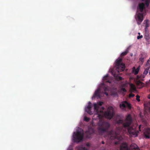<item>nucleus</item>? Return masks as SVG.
<instances>
[{
  "mask_svg": "<svg viewBox=\"0 0 150 150\" xmlns=\"http://www.w3.org/2000/svg\"><path fill=\"white\" fill-rule=\"evenodd\" d=\"M132 122V119L130 115H127L124 121L121 120H119L117 122V123H122L123 127H117L114 131L111 130L105 137L111 140L117 139L118 142L122 139L121 135L123 133L126 132L127 129V130L129 135L131 136L137 137L138 131L136 130V126L133 125L132 126H129Z\"/></svg>",
  "mask_w": 150,
  "mask_h": 150,
  "instance_id": "1",
  "label": "nucleus"
},
{
  "mask_svg": "<svg viewBox=\"0 0 150 150\" xmlns=\"http://www.w3.org/2000/svg\"><path fill=\"white\" fill-rule=\"evenodd\" d=\"M103 102L99 101L93 104L94 107V116L96 115L98 118H100L103 116H105L106 118L110 119L114 115L113 109L112 107H109L107 111L104 112V109L103 107L101 106L103 104Z\"/></svg>",
  "mask_w": 150,
  "mask_h": 150,
  "instance_id": "2",
  "label": "nucleus"
},
{
  "mask_svg": "<svg viewBox=\"0 0 150 150\" xmlns=\"http://www.w3.org/2000/svg\"><path fill=\"white\" fill-rule=\"evenodd\" d=\"M122 59L119 58L116 61V67H114L112 70V74L115 78L117 81H120L122 79V78L120 76H118L120 72L124 71L125 69V65L122 63Z\"/></svg>",
  "mask_w": 150,
  "mask_h": 150,
  "instance_id": "3",
  "label": "nucleus"
},
{
  "mask_svg": "<svg viewBox=\"0 0 150 150\" xmlns=\"http://www.w3.org/2000/svg\"><path fill=\"white\" fill-rule=\"evenodd\" d=\"M103 82L99 85L94 94H100V93H103V94H108L106 92L109 91V87L106 85L105 83H110L111 82V81L108 79V75L105 76L103 77Z\"/></svg>",
  "mask_w": 150,
  "mask_h": 150,
  "instance_id": "4",
  "label": "nucleus"
},
{
  "mask_svg": "<svg viewBox=\"0 0 150 150\" xmlns=\"http://www.w3.org/2000/svg\"><path fill=\"white\" fill-rule=\"evenodd\" d=\"M83 138V130L79 128L76 132L73 133L72 139L74 142L79 143L81 142Z\"/></svg>",
  "mask_w": 150,
  "mask_h": 150,
  "instance_id": "5",
  "label": "nucleus"
},
{
  "mask_svg": "<svg viewBox=\"0 0 150 150\" xmlns=\"http://www.w3.org/2000/svg\"><path fill=\"white\" fill-rule=\"evenodd\" d=\"M149 69V68H145L142 74H141L140 76L138 75L137 76V81L136 82V83L138 88H141L144 86V84L141 82V81H144V78L148 74Z\"/></svg>",
  "mask_w": 150,
  "mask_h": 150,
  "instance_id": "6",
  "label": "nucleus"
},
{
  "mask_svg": "<svg viewBox=\"0 0 150 150\" xmlns=\"http://www.w3.org/2000/svg\"><path fill=\"white\" fill-rule=\"evenodd\" d=\"M139 9L141 13H139L137 14V18H136L138 25H140L143 20V14L142 13L143 9L145 8L144 5L143 3H140L139 4Z\"/></svg>",
  "mask_w": 150,
  "mask_h": 150,
  "instance_id": "7",
  "label": "nucleus"
},
{
  "mask_svg": "<svg viewBox=\"0 0 150 150\" xmlns=\"http://www.w3.org/2000/svg\"><path fill=\"white\" fill-rule=\"evenodd\" d=\"M120 150H140L138 146L134 143H132L129 147L126 143H122L120 146Z\"/></svg>",
  "mask_w": 150,
  "mask_h": 150,
  "instance_id": "8",
  "label": "nucleus"
},
{
  "mask_svg": "<svg viewBox=\"0 0 150 150\" xmlns=\"http://www.w3.org/2000/svg\"><path fill=\"white\" fill-rule=\"evenodd\" d=\"M110 126V124L108 122H103L99 125L98 132L100 134L106 132Z\"/></svg>",
  "mask_w": 150,
  "mask_h": 150,
  "instance_id": "9",
  "label": "nucleus"
},
{
  "mask_svg": "<svg viewBox=\"0 0 150 150\" xmlns=\"http://www.w3.org/2000/svg\"><path fill=\"white\" fill-rule=\"evenodd\" d=\"M120 108L122 110H125V108H127L129 109L131 108V106L130 104L128 103L126 101L122 102L120 105Z\"/></svg>",
  "mask_w": 150,
  "mask_h": 150,
  "instance_id": "10",
  "label": "nucleus"
},
{
  "mask_svg": "<svg viewBox=\"0 0 150 150\" xmlns=\"http://www.w3.org/2000/svg\"><path fill=\"white\" fill-rule=\"evenodd\" d=\"M144 134L146 138H149L150 137V128L146 129L144 132Z\"/></svg>",
  "mask_w": 150,
  "mask_h": 150,
  "instance_id": "11",
  "label": "nucleus"
},
{
  "mask_svg": "<svg viewBox=\"0 0 150 150\" xmlns=\"http://www.w3.org/2000/svg\"><path fill=\"white\" fill-rule=\"evenodd\" d=\"M140 68V66H139L136 69L134 67L132 68V71L134 73V74L135 75H137L138 74Z\"/></svg>",
  "mask_w": 150,
  "mask_h": 150,
  "instance_id": "12",
  "label": "nucleus"
},
{
  "mask_svg": "<svg viewBox=\"0 0 150 150\" xmlns=\"http://www.w3.org/2000/svg\"><path fill=\"white\" fill-rule=\"evenodd\" d=\"M130 91L131 92L130 94H132V93L133 92L135 93L136 91V89L135 86L132 84L130 85Z\"/></svg>",
  "mask_w": 150,
  "mask_h": 150,
  "instance_id": "13",
  "label": "nucleus"
},
{
  "mask_svg": "<svg viewBox=\"0 0 150 150\" xmlns=\"http://www.w3.org/2000/svg\"><path fill=\"white\" fill-rule=\"evenodd\" d=\"M89 105H90V104H91V103L90 102H88ZM91 107L89 106H88L86 108V110H87V109H88L89 110L88 111V112L90 115H91L93 114V112L91 111Z\"/></svg>",
  "mask_w": 150,
  "mask_h": 150,
  "instance_id": "14",
  "label": "nucleus"
},
{
  "mask_svg": "<svg viewBox=\"0 0 150 150\" xmlns=\"http://www.w3.org/2000/svg\"><path fill=\"white\" fill-rule=\"evenodd\" d=\"M76 149L77 150H84V145L83 144L76 146Z\"/></svg>",
  "mask_w": 150,
  "mask_h": 150,
  "instance_id": "15",
  "label": "nucleus"
},
{
  "mask_svg": "<svg viewBox=\"0 0 150 150\" xmlns=\"http://www.w3.org/2000/svg\"><path fill=\"white\" fill-rule=\"evenodd\" d=\"M129 49V47L127 48L126 50L123 52H122L121 54V55L122 56H123L126 55L128 52Z\"/></svg>",
  "mask_w": 150,
  "mask_h": 150,
  "instance_id": "16",
  "label": "nucleus"
},
{
  "mask_svg": "<svg viewBox=\"0 0 150 150\" xmlns=\"http://www.w3.org/2000/svg\"><path fill=\"white\" fill-rule=\"evenodd\" d=\"M144 22H145L146 23V24H145V30H146L147 28L149 26V21L148 20H145L144 21Z\"/></svg>",
  "mask_w": 150,
  "mask_h": 150,
  "instance_id": "17",
  "label": "nucleus"
},
{
  "mask_svg": "<svg viewBox=\"0 0 150 150\" xmlns=\"http://www.w3.org/2000/svg\"><path fill=\"white\" fill-rule=\"evenodd\" d=\"M146 68L149 69L150 68V57L149 60L147 61V62L145 66Z\"/></svg>",
  "mask_w": 150,
  "mask_h": 150,
  "instance_id": "18",
  "label": "nucleus"
},
{
  "mask_svg": "<svg viewBox=\"0 0 150 150\" xmlns=\"http://www.w3.org/2000/svg\"><path fill=\"white\" fill-rule=\"evenodd\" d=\"M142 1H144V0H142ZM150 2V0H146L145 1V4L146 6V7H148L149 4V3Z\"/></svg>",
  "mask_w": 150,
  "mask_h": 150,
  "instance_id": "19",
  "label": "nucleus"
},
{
  "mask_svg": "<svg viewBox=\"0 0 150 150\" xmlns=\"http://www.w3.org/2000/svg\"><path fill=\"white\" fill-rule=\"evenodd\" d=\"M144 58L143 57H141L139 58V62H140V64H142L144 62Z\"/></svg>",
  "mask_w": 150,
  "mask_h": 150,
  "instance_id": "20",
  "label": "nucleus"
},
{
  "mask_svg": "<svg viewBox=\"0 0 150 150\" xmlns=\"http://www.w3.org/2000/svg\"><path fill=\"white\" fill-rule=\"evenodd\" d=\"M145 86L146 87H149L150 86V81H147L146 82Z\"/></svg>",
  "mask_w": 150,
  "mask_h": 150,
  "instance_id": "21",
  "label": "nucleus"
},
{
  "mask_svg": "<svg viewBox=\"0 0 150 150\" xmlns=\"http://www.w3.org/2000/svg\"><path fill=\"white\" fill-rule=\"evenodd\" d=\"M73 146L72 145H70L68 147L67 150H73Z\"/></svg>",
  "mask_w": 150,
  "mask_h": 150,
  "instance_id": "22",
  "label": "nucleus"
},
{
  "mask_svg": "<svg viewBox=\"0 0 150 150\" xmlns=\"http://www.w3.org/2000/svg\"><path fill=\"white\" fill-rule=\"evenodd\" d=\"M121 92H122L123 93L125 92L126 91V90L124 88H122L121 89Z\"/></svg>",
  "mask_w": 150,
  "mask_h": 150,
  "instance_id": "23",
  "label": "nucleus"
},
{
  "mask_svg": "<svg viewBox=\"0 0 150 150\" xmlns=\"http://www.w3.org/2000/svg\"><path fill=\"white\" fill-rule=\"evenodd\" d=\"M136 99L138 101H140V100L139 99L140 96H139L138 95H137L136 96Z\"/></svg>",
  "mask_w": 150,
  "mask_h": 150,
  "instance_id": "24",
  "label": "nucleus"
},
{
  "mask_svg": "<svg viewBox=\"0 0 150 150\" xmlns=\"http://www.w3.org/2000/svg\"><path fill=\"white\" fill-rule=\"evenodd\" d=\"M146 106L149 108L150 110V102H149L147 103Z\"/></svg>",
  "mask_w": 150,
  "mask_h": 150,
  "instance_id": "25",
  "label": "nucleus"
},
{
  "mask_svg": "<svg viewBox=\"0 0 150 150\" xmlns=\"http://www.w3.org/2000/svg\"><path fill=\"white\" fill-rule=\"evenodd\" d=\"M143 37V36L142 35H139L137 37V39H140Z\"/></svg>",
  "mask_w": 150,
  "mask_h": 150,
  "instance_id": "26",
  "label": "nucleus"
},
{
  "mask_svg": "<svg viewBox=\"0 0 150 150\" xmlns=\"http://www.w3.org/2000/svg\"><path fill=\"white\" fill-rule=\"evenodd\" d=\"M129 97H133L134 96V94H129Z\"/></svg>",
  "mask_w": 150,
  "mask_h": 150,
  "instance_id": "27",
  "label": "nucleus"
},
{
  "mask_svg": "<svg viewBox=\"0 0 150 150\" xmlns=\"http://www.w3.org/2000/svg\"><path fill=\"white\" fill-rule=\"evenodd\" d=\"M88 119L85 116V121H87L88 120Z\"/></svg>",
  "mask_w": 150,
  "mask_h": 150,
  "instance_id": "28",
  "label": "nucleus"
},
{
  "mask_svg": "<svg viewBox=\"0 0 150 150\" xmlns=\"http://www.w3.org/2000/svg\"><path fill=\"white\" fill-rule=\"evenodd\" d=\"M141 125H140L139 127V130L140 131H141V130H140V128H141Z\"/></svg>",
  "mask_w": 150,
  "mask_h": 150,
  "instance_id": "29",
  "label": "nucleus"
},
{
  "mask_svg": "<svg viewBox=\"0 0 150 150\" xmlns=\"http://www.w3.org/2000/svg\"><path fill=\"white\" fill-rule=\"evenodd\" d=\"M98 95V94H94L93 97H96V96H97Z\"/></svg>",
  "mask_w": 150,
  "mask_h": 150,
  "instance_id": "30",
  "label": "nucleus"
},
{
  "mask_svg": "<svg viewBox=\"0 0 150 150\" xmlns=\"http://www.w3.org/2000/svg\"><path fill=\"white\" fill-rule=\"evenodd\" d=\"M85 145L87 146H89V143H87L86 144H85Z\"/></svg>",
  "mask_w": 150,
  "mask_h": 150,
  "instance_id": "31",
  "label": "nucleus"
},
{
  "mask_svg": "<svg viewBox=\"0 0 150 150\" xmlns=\"http://www.w3.org/2000/svg\"><path fill=\"white\" fill-rule=\"evenodd\" d=\"M83 120H84V116H83Z\"/></svg>",
  "mask_w": 150,
  "mask_h": 150,
  "instance_id": "32",
  "label": "nucleus"
},
{
  "mask_svg": "<svg viewBox=\"0 0 150 150\" xmlns=\"http://www.w3.org/2000/svg\"><path fill=\"white\" fill-rule=\"evenodd\" d=\"M148 98H149V99H150V96L149 95L148 96Z\"/></svg>",
  "mask_w": 150,
  "mask_h": 150,
  "instance_id": "33",
  "label": "nucleus"
},
{
  "mask_svg": "<svg viewBox=\"0 0 150 150\" xmlns=\"http://www.w3.org/2000/svg\"><path fill=\"white\" fill-rule=\"evenodd\" d=\"M115 144H118V142H115Z\"/></svg>",
  "mask_w": 150,
  "mask_h": 150,
  "instance_id": "34",
  "label": "nucleus"
},
{
  "mask_svg": "<svg viewBox=\"0 0 150 150\" xmlns=\"http://www.w3.org/2000/svg\"><path fill=\"white\" fill-rule=\"evenodd\" d=\"M102 143L103 144H104V142L103 141V142H102Z\"/></svg>",
  "mask_w": 150,
  "mask_h": 150,
  "instance_id": "35",
  "label": "nucleus"
},
{
  "mask_svg": "<svg viewBox=\"0 0 150 150\" xmlns=\"http://www.w3.org/2000/svg\"><path fill=\"white\" fill-rule=\"evenodd\" d=\"M140 115L141 117H142L141 116V113H140Z\"/></svg>",
  "mask_w": 150,
  "mask_h": 150,
  "instance_id": "36",
  "label": "nucleus"
},
{
  "mask_svg": "<svg viewBox=\"0 0 150 150\" xmlns=\"http://www.w3.org/2000/svg\"><path fill=\"white\" fill-rule=\"evenodd\" d=\"M138 34H139V35H140V33H138Z\"/></svg>",
  "mask_w": 150,
  "mask_h": 150,
  "instance_id": "37",
  "label": "nucleus"
},
{
  "mask_svg": "<svg viewBox=\"0 0 150 150\" xmlns=\"http://www.w3.org/2000/svg\"><path fill=\"white\" fill-rule=\"evenodd\" d=\"M106 95L107 96H108V94H106Z\"/></svg>",
  "mask_w": 150,
  "mask_h": 150,
  "instance_id": "38",
  "label": "nucleus"
},
{
  "mask_svg": "<svg viewBox=\"0 0 150 150\" xmlns=\"http://www.w3.org/2000/svg\"><path fill=\"white\" fill-rule=\"evenodd\" d=\"M114 94H113L114 95ZM111 95H113V94H111Z\"/></svg>",
  "mask_w": 150,
  "mask_h": 150,
  "instance_id": "39",
  "label": "nucleus"
},
{
  "mask_svg": "<svg viewBox=\"0 0 150 150\" xmlns=\"http://www.w3.org/2000/svg\"><path fill=\"white\" fill-rule=\"evenodd\" d=\"M85 150H86V149H85Z\"/></svg>",
  "mask_w": 150,
  "mask_h": 150,
  "instance_id": "40",
  "label": "nucleus"
}]
</instances>
